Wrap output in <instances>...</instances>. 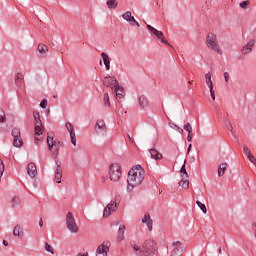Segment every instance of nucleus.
Listing matches in <instances>:
<instances>
[{"label": "nucleus", "instance_id": "obj_1", "mask_svg": "<svg viewBox=\"0 0 256 256\" xmlns=\"http://www.w3.org/2000/svg\"><path fill=\"white\" fill-rule=\"evenodd\" d=\"M145 179V170L143 169H131L128 172L127 177V191L130 193V191H133L135 187H139L143 183V180Z\"/></svg>", "mask_w": 256, "mask_h": 256}, {"label": "nucleus", "instance_id": "obj_2", "mask_svg": "<svg viewBox=\"0 0 256 256\" xmlns=\"http://www.w3.org/2000/svg\"><path fill=\"white\" fill-rule=\"evenodd\" d=\"M206 47L211 49V51H215L218 55H223V51L219 46V41H217V34L213 32H209L206 36Z\"/></svg>", "mask_w": 256, "mask_h": 256}, {"label": "nucleus", "instance_id": "obj_3", "mask_svg": "<svg viewBox=\"0 0 256 256\" xmlns=\"http://www.w3.org/2000/svg\"><path fill=\"white\" fill-rule=\"evenodd\" d=\"M33 116L35 119V141H41V135L45 133V127H43V122H41V116L39 115V112H33Z\"/></svg>", "mask_w": 256, "mask_h": 256}, {"label": "nucleus", "instance_id": "obj_4", "mask_svg": "<svg viewBox=\"0 0 256 256\" xmlns=\"http://www.w3.org/2000/svg\"><path fill=\"white\" fill-rule=\"evenodd\" d=\"M121 165L119 163H112L109 166V179L113 181V183H117L121 179Z\"/></svg>", "mask_w": 256, "mask_h": 256}, {"label": "nucleus", "instance_id": "obj_5", "mask_svg": "<svg viewBox=\"0 0 256 256\" xmlns=\"http://www.w3.org/2000/svg\"><path fill=\"white\" fill-rule=\"evenodd\" d=\"M157 251V244L153 240H146L142 245V255L150 256L155 255Z\"/></svg>", "mask_w": 256, "mask_h": 256}, {"label": "nucleus", "instance_id": "obj_6", "mask_svg": "<svg viewBox=\"0 0 256 256\" xmlns=\"http://www.w3.org/2000/svg\"><path fill=\"white\" fill-rule=\"evenodd\" d=\"M66 227L71 233H79V226H77L75 216L71 212H68L66 215Z\"/></svg>", "mask_w": 256, "mask_h": 256}, {"label": "nucleus", "instance_id": "obj_7", "mask_svg": "<svg viewBox=\"0 0 256 256\" xmlns=\"http://www.w3.org/2000/svg\"><path fill=\"white\" fill-rule=\"evenodd\" d=\"M147 29L148 31H150V33H152V35L156 36V39H158V41L164 43V45H171L169 44V41H167V39L165 38V35H163V32L157 30L155 27L149 24H147Z\"/></svg>", "mask_w": 256, "mask_h": 256}, {"label": "nucleus", "instance_id": "obj_8", "mask_svg": "<svg viewBox=\"0 0 256 256\" xmlns=\"http://www.w3.org/2000/svg\"><path fill=\"white\" fill-rule=\"evenodd\" d=\"M117 207H119L117 201L111 200L110 203H108L107 206L104 208L103 217H109L111 213H115V211H117Z\"/></svg>", "mask_w": 256, "mask_h": 256}, {"label": "nucleus", "instance_id": "obj_9", "mask_svg": "<svg viewBox=\"0 0 256 256\" xmlns=\"http://www.w3.org/2000/svg\"><path fill=\"white\" fill-rule=\"evenodd\" d=\"M122 19H124V21H127V23H129V25H131L132 27H141V25L139 24V22H137V20L135 19V17L131 14V11H126L123 15H122Z\"/></svg>", "mask_w": 256, "mask_h": 256}, {"label": "nucleus", "instance_id": "obj_10", "mask_svg": "<svg viewBox=\"0 0 256 256\" xmlns=\"http://www.w3.org/2000/svg\"><path fill=\"white\" fill-rule=\"evenodd\" d=\"M183 254V244L180 241L172 243V252L170 256H179Z\"/></svg>", "mask_w": 256, "mask_h": 256}, {"label": "nucleus", "instance_id": "obj_11", "mask_svg": "<svg viewBox=\"0 0 256 256\" xmlns=\"http://www.w3.org/2000/svg\"><path fill=\"white\" fill-rule=\"evenodd\" d=\"M118 84H119V81H117L115 77L106 76L103 79V85H105V87H110V89H114L115 86Z\"/></svg>", "mask_w": 256, "mask_h": 256}, {"label": "nucleus", "instance_id": "obj_12", "mask_svg": "<svg viewBox=\"0 0 256 256\" xmlns=\"http://www.w3.org/2000/svg\"><path fill=\"white\" fill-rule=\"evenodd\" d=\"M253 47H255V39H251L247 44H245L242 49V55H249V53L253 52Z\"/></svg>", "mask_w": 256, "mask_h": 256}, {"label": "nucleus", "instance_id": "obj_13", "mask_svg": "<svg viewBox=\"0 0 256 256\" xmlns=\"http://www.w3.org/2000/svg\"><path fill=\"white\" fill-rule=\"evenodd\" d=\"M109 253V244L102 243L96 249V256H107Z\"/></svg>", "mask_w": 256, "mask_h": 256}, {"label": "nucleus", "instance_id": "obj_14", "mask_svg": "<svg viewBox=\"0 0 256 256\" xmlns=\"http://www.w3.org/2000/svg\"><path fill=\"white\" fill-rule=\"evenodd\" d=\"M54 175H55L56 183H61V179L63 178V168H61V163L59 162H56Z\"/></svg>", "mask_w": 256, "mask_h": 256}, {"label": "nucleus", "instance_id": "obj_15", "mask_svg": "<svg viewBox=\"0 0 256 256\" xmlns=\"http://www.w3.org/2000/svg\"><path fill=\"white\" fill-rule=\"evenodd\" d=\"M129 245L136 252V255L143 256V247L139 246V242H137L135 240H131Z\"/></svg>", "mask_w": 256, "mask_h": 256}, {"label": "nucleus", "instance_id": "obj_16", "mask_svg": "<svg viewBox=\"0 0 256 256\" xmlns=\"http://www.w3.org/2000/svg\"><path fill=\"white\" fill-rule=\"evenodd\" d=\"M149 154H150L151 159H154V161H161V159H163V154H161V152H159L155 148H151L149 150Z\"/></svg>", "mask_w": 256, "mask_h": 256}, {"label": "nucleus", "instance_id": "obj_17", "mask_svg": "<svg viewBox=\"0 0 256 256\" xmlns=\"http://www.w3.org/2000/svg\"><path fill=\"white\" fill-rule=\"evenodd\" d=\"M114 93L117 99H123L125 97V89L119 83L114 86Z\"/></svg>", "mask_w": 256, "mask_h": 256}, {"label": "nucleus", "instance_id": "obj_18", "mask_svg": "<svg viewBox=\"0 0 256 256\" xmlns=\"http://www.w3.org/2000/svg\"><path fill=\"white\" fill-rule=\"evenodd\" d=\"M27 173L29 177H31V179H34V177L37 176V166L35 165V163L32 162L28 164Z\"/></svg>", "mask_w": 256, "mask_h": 256}, {"label": "nucleus", "instance_id": "obj_19", "mask_svg": "<svg viewBox=\"0 0 256 256\" xmlns=\"http://www.w3.org/2000/svg\"><path fill=\"white\" fill-rule=\"evenodd\" d=\"M101 57L103 59L106 71H109L111 69V60L109 59V55L105 52H102Z\"/></svg>", "mask_w": 256, "mask_h": 256}, {"label": "nucleus", "instance_id": "obj_20", "mask_svg": "<svg viewBox=\"0 0 256 256\" xmlns=\"http://www.w3.org/2000/svg\"><path fill=\"white\" fill-rule=\"evenodd\" d=\"M125 224H121L119 226L118 232H117V237L118 241H124L125 240Z\"/></svg>", "mask_w": 256, "mask_h": 256}, {"label": "nucleus", "instance_id": "obj_21", "mask_svg": "<svg viewBox=\"0 0 256 256\" xmlns=\"http://www.w3.org/2000/svg\"><path fill=\"white\" fill-rule=\"evenodd\" d=\"M228 164L227 162H223L218 166V177H223L225 175V171H227Z\"/></svg>", "mask_w": 256, "mask_h": 256}, {"label": "nucleus", "instance_id": "obj_22", "mask_svg": "<svg viewBox=\"0 0 256 256\" xmlns=\"http://www.w3.org/2000/svg\"><path fill=\"white\" fill-rule=\"evenodd\" d=\"M138 101H139L140 107H142V108L149 106V100L147 99V97H145L143 95L139 97Z\"/></svg>", "mask_w": 256, "mask_h": 256}, {"label": "nucleus", "instance_id": "obj_23", "mask_svg": "<svg viewBox=\"0 0 256 256\" xmlns=\"http://www.w3.org/2000/svg\"><path fill=\"white\" fill-rule=\"evenodd\" d=\"M23 233V227L21 225L17 224L13 229V235L14 237H21V234Z\"/></svg>", "mask_w": 256, "mask_h": 256}, {"label": "nucleus", "instance_id": "obj_24", "mask_svg": "<svg viewBox=\"0 0 256 256\" xmlns=\"http://www.w3.org/2000/svg\"><path fill=\"white\" fill-rule=\"evenodd\" d=\"M106 5L108 9H117L119 3H117V0H107Z\"/></svg>", "mask_w": 256, "mask_h": 256}, {"label": "nucleus", "instance_id": "obj_25", "mask_svg": "<svg viewBox=\"0 0 256 256\" xmlns=\"http://www.w3.org/2000/svg\"><path fill=\"white\" fill-rule=\"evenodd\" d=\"M206 85L209 89H213V81L211 80V73L205 74Z\"/></svg>", "mask_w": 256, "mask_h": 256}, {"label": "nucleus", "instance_id": "obj_26", "mask_svg": "<svg viewBox=\"0 0 256 256\" xmlns=\"http://www.w3.org/2000/svg\"><path fill=\"white\" fill-rule=\"evenodd\" d=\"M47 145H48V149H49V151H51L52 149H53V147H55V145H57V142H55L54 140H53V137H51V136H47Z\"/></svg>", "mask_w": 256, "mask_h": 256}, {"label": "nucleus", "instance_id": "obj_27", "mask_svg": "<svg viewBox=\"0 0 256 256\" xmlns=\"http://www.w3.org/2000/svg\"><path fill=\"white\" fill-rule=\"evenodd\" d=\"M99 129H105V121L104 120H97L95 125L96 133H99Z\"/></svg>", "mask_w": 256, "mask_h": 256}, {"label": "nucleus", "instance_id": "obj_28", "mask_svg": "<svg viewBox=\"0 0 256 256\" xmlns=\"http://www.w3.org/2000/svg\"><path fill=\"white\" fill-rule=\"evenodd\" d=\"M65 127L70 135H75V127L71 122H66Z\"/></svg>", "mask_w": 256, "mask_h": 256}, {"label": "nucleus", "instance_id": "obj_29", "mask_svg": "<svg viewBox=\"0 0 256 256\" xmlns=\"http://www.w3.org/2000/svg\"><path fill=\"white\" fill-rule=\"evenodd\" d=\"M179 186L182 187V189H189V180L186 177H183L179 182Z\"/></svg>", "mask_w": 256, "mask_h": 256}, {"label": "nucleus", "instance_id": "obj_30", "mask_svg": "<svg viewBox=\"0 0 256 256\" xmlns=\"http://www.w3.org/2000/svg\"><path fill=\"white\" fill-rule=\"evenodd\" d=\"M12 207L15 209L16 207H19L21 205V198L18 196H14L11 202Z\"/></svg>", "mask_w": 256, "mask_h": 256}, {"label": "nucleus", "instance_id": "obj_31", "mask_svg": "<svg viewBox=\"0 0 256 256\" xmlns=\"http://www.w3.org/2000/svg\"><path fill=\"white\" fill-rule=\"evenodd\" d=\"M104 107H111V101L109 100V93L105 92L103 95Z\"/></svg>", "mask_w": 256, "mask_h": 256}, {"label": "nucleus", "instance_id": "obj_32", "mask_svg": "<svg viewBox=\"0 0 256 256\" xmlns=\"http://www.w3.org/2000/svg\"><path fill=\"white\" fill-rule=\"evenodd\" d=\"M38 51H39V53H41V55H45V53H47V51H49V47L44 44H39Z\"/></svg>", "mask_w": 256, "mask_h": 256}, {"label": "nucleus", "instance_id": "obj_33", "mask_svg": "<svg viewBox=\"0 0 256 256\" xmlns=\"http://www.w3.org/2000/svg\"><path fill=\"white\" fill-rule=\"evenodd\" d=\"M13 145H14V147H22L23 146V139H21V136L13 139Z\"/></svg>", "mask_w": 256, "mask_h": 256}, {"label": "nucleus", "instance_id": "obj_34", "mask_svg": "<svg viewBox=\"0 0 256 256\" xmlns=\"http://www.w3.org/2000/svg\"><path fill=\"white\" fill-rule=\"evenodd\" d=\"M12 137L13 139H17V137H21V130L17 127L12 129Z\"/></svg>", "mask_w": 256, "mask_h": 256}, {"label": "nucleus", "instance_id": "obj_35", "mask_svg": "<svg viewBox=\"0 0 256 256\" xmlns=\"http://www.w3.org/2000/svg\"><path fill=\"white\" fill-rule=\"evenodd\" d=\"M196 205L201 209L202 213L207 214V206H205L204 203L201 201L197 200Z\"/></svg>", "mask_w": 256, "mask_h": 256}, {"label": "nucleus", "instance_id": "obj_36", "mask_svg": "<svg viewBox=\"0 0 256 256\" xmlns=\"http://www.w3.org/2000/svg\"><path fill=\"white\" fill-rule=\"evenodd\" d=\"M185 163H187L186 160H184V164L182 165V167L180 169V173L182 175H185V178L188 179L189 178V174L187 173V169L185 168Z\"/></svg>", "mask_w": 256, "mask_h": 256}, {"label": "nucleus", "instance_id": "obj_37", "mask_svg": "<svg viewBox=\"0 0 256 256\" xmlns=\"http://www.w3.org/2000/svg\"><path fill=\"white\" fill-rule=\"evenodd\" d=\"M170 127H171L172 129H176V131H177L178 133H180V135H183V129H182L181 127H179L177 124H175V123H170Z\"/></svg>", "mask_w": 256, "mask_h": 256}, {"label": "nucleus", "instance_id": "obj_38", "mask_svg": "<svg viewBox=\"0 0 256 256\" xmlns=\"http://www.w3.org/2000/svg\"><path fill=\"white\" fill-rule=\"evenodd\" d=\"M184 131H187V133L189 135H191V133H193V127H191L190 123L184 124Z\"/></svg>", "mask_w": 256, "mask_h": 256}, {"label": "nucleus", "instance_id": "obj_39", "mask_svg": "<svg viewBox=\"0 0 256 256\" xmlns=\"http://www.w3.org/2000/svg\"><path fill=\"white\" fill-rule=\"evenodd\" d=\"M45 250L48 251V253H51L52 255L55 253L53 246L50 245L49 243H45Z\"/></svg>", "mask_w": 256, "mask_h": 256}, {"label": "nucleus", "instance_id": "obj_40", "mask_svg": "<svg viewBox=\"0 0 256 256\" xmlns=\"http://www.w3.org/2000/svg\"><path fill=\"white\" fill-rule=\"evenodd\" d=\"M15 83H16V85L19 87V85H21V83H23V76H21V75H16V76H15Z\"/></svg>", "mask_w": 256, "mask_h": 256}, {"label": "nucleus", "instance_id": "obj_41", "mask_svg": "<svg viewBox=\"0 0 256 256\" xmlns=\"http://www.w3.org/2000/svg\"><path fill=\"white\" fill-rule=\"evenodd\" d=\"M239 5H240L241 9H248V8H249V5H251V2H249V1L247 0V1L241 2Z\"/></svg>", "mask_w": 256, "mask_h": 256}, {"label": "nucleus", "instance_id": "obj_42", "mask_svg": "<svg viewBox=\"0 0 256 256\" xmlns=\"http://www.w3.org/2000/svg\"><path fill=\"white\" fill-rule=\"evenodd\" d=\"M3 173H5V164H3V161L0 160V179L3 177Z\"/></svg>", "mask_w": 256, "mask_h": 256}, {"label": "nucleus", "instance_id": "obj_43", "mask_svg": "<svg viewBox=\"0 0 256 256\" xmlns=\"http://www.w3.org/2000/svg\"><path fill=\"white\" fill-rule=\"evenodd\" d=\"M70 139H71L72 145H74L75 147L77 145V136L75 134H70Z\"/></svg>", "mask_w": 256, "mask_h": 256}, {"label": "nucleus", "instance_id": "obj_44", "mask_svg": "<svg viewBox=\"0 0 256 256\" xmlns=\"http://www.w3.org/2000/svg\"><path fill=\"white\" fill-rule=\"evenodd\" d=\"M151 215L149 213L145 214L144 217L142 218V223H148V221H151Z\"/></svg>", "mask_w": 256, "mask_h": 256}, {"label": "nucleus", "instance_id": "obj_45", "mask_svg": "<svg viewBox=\"0 0 256 256\" xmlns=\"http://www.w3.org/2000/svg\"><path fill=\"white\" fill-rule=\"evenodd\" d=\"M5 121V111L0 108V123H3Z\"/></svg>", "mask_w": 256, "mask_h": 256}, {"label": "nucleus", "instance_id": "obj_46", "mask_svg": "<svg viewBox=\"0 0 256 256\" xmlns=\"http://www.w3.org/2000/svg\"><path fill=\"white\" fill-rule=\"evenodd\" d=\"M146 225L148 227V231H153V220L146 222Z\"/></svg>", "mask_w": 256, "mask_h": 256}, {"label": "nucleus", "instance_id": "obj_47", "mask_svg": "<svg viewBox=\"0 0 256 256\" xmlns=\"http://www.w3.org/2000/svg\"><path fill=\"white\" fill-rule=\"evenodd\" d=\"M40 107L42 109H45L47 107V99H43L41 102H40Z\"/></svg>", "mask_w": 256, "mask_h": 256}, {"label": "nucleus", "instance_id": "obj_48", "mask_svg": "<svg viewBox=\"0 0 256 256\" xmlns=\"http://www.w3.org/2000/svg\"><path fill=\"white\" fill-rule=\"evenodd\" d=\"M243 151H244L245 155H247V157L249 155H251V150H249V148L247 146H244Z\"/></svg>", "mask_w": 256, "mask_h": 256}, {"label": "nucleus", "instance_id": "obj_49", "mask_svg": "<svg viewBox=\"0 0 256 256\" xmlns=\"http://www.w3.org/2000/svg\"><path fill=\"white\" fill-rule=\"evenodd\" d=\"M223 122H224L226 127H230L232 125L231 121H229V119H227V118H224Z\"/></svg>", "mask_w": 256, "mask_h": 256}, {"label": "nucleus", "instance_id": "obj_50", "mask_svg": "<svg viewBox=\"0 0 256 256\" xmlns=\"http://www.w3.org/2000/svg\"><path fill=\"white\" fill-rule=\"evenodd\" d=\"M225 83H229V72H224Z\"/></svg>", "mask_w": 256, "mask_h": 256}, {"label": "nucleus", "instance_id": "obj_51", "mask_svg": "<svg viewBox=\"0 0 256 256\" xmlns=\"http://www.w3.org/2000/svg\"><path fill=\"white\" fill-rule=\"evenodd\" d=\"M210 95L213 101H215V90L213 88H210Z\"/></svg>", "mask_w": 256, "mask_h": 256}, {"label": "nucleus", "instance_id": "obj_52", "mask_svg": "<svg viewBox=\"0 0 256 256\" xmlns=\"http://www.w3.org/2000/svg\"><path fill=\"white\" fill-rule=\"evenodd\" d=\"M187 141L190 143V141H193V137H191V134H188Z\"/></svg>", "mask_w": 256, "mask_h": 256}, {"label": "nucleus", "instance_id": "obj_53", "mask_svg": "<svg viewBox=\"0 0 256 256\" xmlns=\"http://www.w3.org/2000/svg\"><path fill=\"white\" fill-rule=\"evenodd\" d=\"M230 133H233V125L226 127Z\"/></svg>", "mask_w": 256, "mask_h": 256}, {"label": "nucleus", "instance_id": "obj_54", "mask_svg": "<svg viewBox=\"0 0 256 256\" xmlns=\"http://www.w3.org/2000/svg\"><path fill=\"white\" fill-rule=\"evenodd\" d=\"M3 246L4 247H8L9 246V242H7L6 240H3Z\"/></svg>", "mask_w": 256, "mask_h": 256}, {"label": "nucleus", "instance_id": "obj_55", "mask_svg": "<svg viewBox=\"0 0 256 256\" xmlns=\"http://www.w3.org/2000/svg\"><path fill=\"white\" fill-rule=\"evenodd\" d=\"M39 227H43V218H40L39 220Z\"/></svg>", "mask_w": 256, "mask_h": 256}, {"label": "nucleus", "instance_id": "obj_56", "mask_svg": "<svg viewBox=\"0 0 256 256\" xmlns=\"http://www.w3.org/2000/svg\"><path fill=\"white\" fill-rule=\"evenodd\" d=\"M191 147H193V145H192V144H189L188 149H187V153H190V152H191Z\"/></svg>", "mask_w": 256, "mask_h": 256}, {"label": "nucleus", "instance_id": "obj_57", "mask_svg": "<svg viewBox=\"0 0 256 256\" xmlns=\"http://www.w3.org/2000/svg\"><path fill=\"white\" fill-rule=\"evenodd\" d=\"M106 179H107V178L102 177V178H101L102 183H105Z\"/></svg>", "mask_w": 256, "mask_h": 256}, {"label": "nucleus", "instance_id": "obj_58", "mask_svg": "<svg viewBox=\"0 0 256 256\" xmlns=\"http://www.w3.org/2000/svg\"><path fill=\"white\" fill-rule=\"evenodd\" d=\"M134 169H143V168L141 167V165H137L136 168Z\"/></svg>", "mask_w": 256, "mask_h": 256}, {"label": "nucleus", "instance_id": "obj_59", "mask_svg": "<svg viewBox=\"0 0 256 256\" xmlns=\"http://www.w3.org/2000/svg\"><path fill=\"white\" fill-rule=\"evenodd\" d=\"M218 253H219V255H221V248L218 249Z\"/></svg>", "mask_w": 256, "mask_h": 256}, {"label": "nucleus", "instance_id": "obj_60", "mask_svg": "<svg viewBox=\"0 0 256 256\" xmlns=\"http://www.w3.org/2000/svg\"><path fill=\"white\" fill-rule=\"evenodd\" d=\"M78 256H87V255H85V254H81V253H80V254H78Z\"/></svg>", "mask_w": 256, "mask_h": 256}, {"label": "nucleus", "instance_id": "obj_61", "mask_svg": "<svg viewBox=\"0 0 256 256\" xmlns=\"http://www.w3.org/2000/svg\"><path fill=\"white\" fill-rule=\"evenodd\" d=\"M56 155H59V150H56Z\"/></svg>", "mask_w": 256, "mask_h": 256}, {"label": "nucleus", "instance_id": "obj_62", "mask_svg": "<svg viewBox=\"0 0 256 256\" xmlns=\"http://www.w3.org/2000/svg\"><path fill=\"white\" fill-rule=\"evenodd\" d=\"M189 85H191L193 82L192 81H188Z\"/></svg>", "mask_w": 256, "mask_h": 256}]
</instances>
